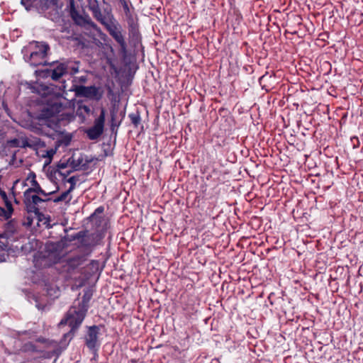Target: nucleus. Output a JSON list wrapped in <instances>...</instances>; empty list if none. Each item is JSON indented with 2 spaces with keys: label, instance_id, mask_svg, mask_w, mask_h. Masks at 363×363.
<instances>
[{
  "label": "nucleus",
  "instance_id": "nucleus-8",
  "mask_svg": "<svg viewBox=\"0 0 363 363\" xmlns=\"http://www.w3.org/2000/svg\"><path fill=\"white\" fill-rule=\"evenodd\" d=\"M73 90L77 96H83L89 99L99 101L102 98V92L95 86H74Z\"/></svg>",
  "mask_w": 363,
  "mask_h": 363
},
{
  "label": "nucleus",
  "instance_id": "nucleus-26",
  "mask_svg": "<svg viewBox=\"0 0 363 363\" xmlns=\"http://www.w3.org/2000/svg\"><path fill=\"white\" fill-rule=\"evenodd\" d=\"M72 140V137L69 135H66L64 136L63 139L62 140V143H63L65 145H68Z\"/></svg>",
  "mask_w": 363,
  "mask_h": 363
},
{
  "label": "nucleus",
  "instance_id": "nucleus-30",
  "mask_svg": "<svg viewBox=\"0 0 363 363\" xmlns=\"http://www.w3.org/2000/svg\"><path fill=\"white\" fill-rule=\"evenodd\" d=\"M115 117H116V115L114 113H111V122H112V126H113L115 125Z\"/></svg>",
  "mask_w": 363,
  "mask_h": 363
},
{
  "label": "nucleus",
  "instance_id": "nucleus-32",
  "mask_svg": "<svg viewBox=\"0 0 363 363\" xmlns=\"http://www.w3.org/2000/svg\"><path fill=\"white\" fill-rule=\"evenodd\" d=\"M58 167L60 169H64V168H65L67 167V165H66L65 163H60V164H59Z\"/></svg>",
  "mask_w": 363,
  "mask_h": 363
},
{
  "label": "nucleus",
  "instance_id": "nucleus-25",
  "mask_svg": "<svg viewBox=\"0 0 363 363\" xmlns=\"http://www.w3.org/2000/svg\"><path fill=\"white\" fill-rule=\"evenodd\" d=\"M79 110L84 111L86 114H89L91 111L89 106L86 105H80L79 106Z\"/></svg>",
  "mask_w": 363,
  "mask_h": 363
},
{
  "label": "nucleus",
  "instance_id": "nucleus-17",
  "mask_svg": "<svg viewBox=\"0 0 363 363\" xmlns=\"http://www.w3.org/2000/svg\"><path fill=\"white\" fill-rule=\"evenodd\" d=\"M47 292L49 296H53V297H57L60 294V291L57 288H53V287L48 288Z\"/></svg>",
  "mask_w": 363,
  "mask_h": 363
},
{
  "label": "nucleus",
  "instance_id": "nucleus-4",
  "mask_svg": "<svg viewBox=\"0 0 363 363\" xmlns=\"http://www.w3.org/2000/svg\"><path fill=\"white\" fill-rule=\"evenodd\" d=\"M27 215L25 216L24 224L30 226L35 221L36 225L39 227L45 225L46 228H50L55 223H51L50 218L40 213L35 206H27Z\"/></svg>",
  "mask_w": 363,
  "mask_h": 363
},
{
  "label": "nucleus",
  "instance_id": "nucleus-27",
  "mask_svg": "<svg viewBox=\"0 0 363 363\" xmlns=\"http://www.w3.org/2000/svg\"><path fill=\"white\" fill-rule=\"evenodd\" d=\"M55 153V150H50L47 152V155L48 157L52 158Z\"/></svg>",
  "mask_w": 363,
  "mask_h": 363
},
{
  "label": "nucleus",
  "instance_id": "nucleus-34",
  "mask_svg": "<svg viewBox=\"0 0 363 363\" xmlns=\"http://www.w3.org/2000/svg\"><path fill=\"white\" fill-rule=\"evenodd\" d=\"M3 245H5V246H6V245H7V244H6V243H4V242H3Z\"/></svg>",
  "mask_w": 363,
  "mask_h": 363
},
{
  "label": "nucleus",
  "instance_id": "nucleus-1",
  "mask_svg": "<svg viewBox=\"0 0 363 363\" xmlns=\"http://www.w3.org/2000/svg\"><path fill=\"white\" fill-rule=\"evenodd\" d=\"M91 296L92 294L90 291L85 292L82 300L78 302L77 306L75 304L69 310L66 318L61 320L60 325L67 324L72 329L78 328L86 315Z\"/></svg>",
  "mask_w": 363,
  "mask_h": 363
},
{
  "label": "nucleus",
  "instance_id": "nucleus-22",
  "mask_svg": "<svg viewBox=\"0 0 363 363\" xmlns=\"http://www.w3.org/2000/svg\"><path fill=\"white\" fill-rule=\"evenodd\" d=\"M33 191H36L37 193H41V194H43L45 195V197H47V195L45 194L44 191L40 189V186L38 187V189L35 190V189H29L28 190H27L26 191V196H29V194L30 193H32Z\"/></svg>",
  "mask_w": 363,
  "mask_h": 363
},
{
  "label": "nucleus",
  "instance_id": "nucleus-14",
  "mask_svg": "<svg viewBox=\"0 0 363 363\" xmlns=\"http://www.w3.org/2000/svg\"><path fill=\"white\" fill-rule=\"evenodd\" d=\"M16 232V226L13 222H9L5 226L3 233H0V239H11Z\"/></svg>",
  "mask_w": 363,
  "mask_h": 363
},
{
  "label": "nucleus",
  "instance_id": "nucleus-19",
  "mask_svg": "<svg viewBox=\"0 0 363 363\" xmlns=\"http://www.w3.org/2000/svg\"><path fill=\"white\" fill-rule=\"evenodd\" d=\"M70 191L67 190V191L62 194L61 196H57L52 199L53 202H59V201H63L66 199V198L68 196V194Z\"/></svg>",
  "mask_w": 363,
  "mask_h": 363
},
{
  "label": "nucleus",
  "instance_id": "nucleus-3",
  "mask_svg": "<svg viewBox=\"0 0 363 363\" xmlns=\"http://www.w3.org/2000/svg\"><path fill=\"white\" fill-rule=\"evenodd\" d=\"M89 10L92 12L94 17L106 28L117 21L111 8H105L101 10L97 0H90L89 2Z\"/></svg>",
  "mask_w": 363,
  "mask_h": 363
},
{
  "label": "nucleus",
  "instance_id": "nucleus-23",
  "mask_svg": "<svg viewBox=\"0 0 363 363\" xmlns=\"http://www.w3.org/2000/svg\"><path fill=\"white\" fill-rule=\"evenodd\" d=\"M0 195L4 201V204H11L9 201L6 193L4 191L0 189Z\"/></svg>",
  "mask_w": 363,
  "mask_h": 363
},
{
  "label": "nucleus",
  "instance_id": "nucleus-7",
  "mask_svg": "<svg viewBox=\"0 0 363 363\" xmlns=\"http://www.w3.org/2000/svg\"><path fill=\"white\" fill-rule=\"evenodd\" d=\"M106 111L101 108L100 115L94 120V125L88 128L85 132L90 140L98 139L104 133Z\"/></svg>",
  "mask_w": 363,
  "mask_h": 363
},
{
  "label": "nucleus",
  "instance_id": "nucleus-12",
  "mask_svg": "<svg viewBox=\"0 0 363 363\" xmlns=\"http://www.w3.org/2000/svg\"><path fill=\"white\" fill-rule=\"evenodd\" d=\"M31 6L38 10L55 9L57 0H26Z\"/></svg>",
  "mask_w": 363,
  "mask_h": 363
},
{
  "label": "nucleus",
  "instance_id": "nucleus-18",
  "mask_svg": "<svg viewBox=\"0 0 363 363\" xmlns=\"http://www.w3.org/2000/svg\"><path fill=\"white\" fill-rule=\"evenodd\" d=\"M30 196L32 198L33 204H37L38 203H40V202H47V201H49L51 200V199H50V198L43 199L37 195H31Z\"/></svg>",
  "mask_w": 363,
  "mask_h": 363
},
{
  "label": "nucleus",
  "instance_id": "nucleus-31",
  "mask_svg": "<svg viewBox=\"0 0 363 363\" xmlns=\"http://www.w3.org/2000/svg\"><path fill=\"white\" fill-rule=\"evenodd\" d=\"M103 211L104 208L102 206H100L96 210L95 213H102Z\"/></svg>",
  "mask_w": 363,
  "mask_h": 363
},
{
  "label": "nucleus",
  "instance_id": "nucleus-21",
  "mask_svg": "<svg viewBox=\"0 0 363 363\" xmlns=\"http://www.w3.org/2000/svg\"><path fill=\"white\" fill-rule=\"evenodd\" d=\"M122 7L123 9L124 13L127 17L130 16V10L127 1H123Z\"/></svg>",
  "mask_w": 363,
  "mask_h": 363
},
{
  "label": "nucleus",
  "instance_id": "nucleus-11",
  "mask_svg": "<svg viewBox=\"0 0 363 363\" xmlns=\"http://www.w3.org/2000/svg\"><path fill=\"white\" fill-rule=\"evenodd\" d=\"M69 68L68 64L60 63L55 68L47 71V77H50L52 79L57 81L67 72Z\"/></svg>",
  "mask_w": 363,
  "mask_h": 363
},
{
  "label": "nucleus",
  "instance_id": "nucleus-20",
  "mask_svg": "<svg viewBox=\"0 0 363 363\" xmlns=\"http://www.w3.org/2000/svg\"><path fill=\"white\" fill-rule=\"evenodd\" d=\"M78 181V178L77 177H69L68 179H67V182L70 184V187L69 189V191H72L74 188V186L77 183V182Z\"/></svg>",
  "mask_w": 363,
  "mask_h": 363
},
{
  "label": "nucleus",
  "instance_id": "nucleus-16",
  "mask_svg": "<svg viewBox=\"0 0 363 363\" xmlns=\"http://www.w3.org/2000/svg\"><path fill=\"white\" fill-rule=\"evenodd\" d=\"M129 118L131 121V123L134 125L135 127H138L140 123L141 118L138 113H133L129 114Z\"/></svg>",
  "mask_w": 363,
  "mask_h": 363
},
{
  "label": "nucleus",
  "instance_id": "nucleus-9",
  "mask_svg": "<svg viewBox=\"0 0 363 363\" xmlns=\"http://www.w3.org/2000/svg\"><path fill=\"white\" fill-rule=\"evenodd\" d=\"M99 328L96 325L89 327L88 333L85 337V342L86 346L90 350H94L96 347L99 346L98 344V335H99Z\"/></svg>",
  "mask_w": 363,
  "mask_h": 363
},
{
  "label": "nucleus",
  "instance_id": "nucleus-33",
  "mask_svg": "<svg viewBox=\"0 0 363 363\" xmlns=\"http://www.w3.org/2000/svg\"><path fill=\"white\" fill-rule=\"evenodd\" d=\"M121 5H122L123 1H126L125 0H118Z\"/></svg>",
  "mask_w": 363,
  "mask_h": 363
},
{
  "label": "nucleus",
  "instance_id": "nucleus-29",
  "mask_svg": "<svg viewBox=\"0 0 363 363\" xmlns=\"http://www.w3.org/2000/svg\"><path fill=\"white\" fill-rule=\"evenodd\" d=\"M79 82L82 83H85L86 82V76H82L79 78Z\"/></svg>",
  "mask_w": 363,
  "mask_h": 363
},
{
  "label": "nucleus",
  "instance_id": "nucleus-6",
  "mask_svg": "<svg viewBox=\"0 0 363 363\" xmlns=\"http://www.w3.org/2000/svg\"><path fill=\"white\" fill-rule=\"evenodd\" d=\"M110 35L117 42L120 46V52L123 55L127 53V44L124 35L122 33V28L118 21H116L106 28Z\"/></svg>",
  "mask_w": 363,
  "mask_h": 363
},
{
  "label": "nucleus",
  "instance_id": "nucleus-24",
  "mask_svg": "<svg viewBox=\"0 0 363 363\" xmlns=\"http://www.w3.org/2000/svg\"><path fill=\"white\" fill-rule=\"evenodd\" d=\"M82 162H83V159L82 157H79L77 160H72L73 167L75 169L79 167L81 165V164L82 163Z\"/></svg>",
  "mask_w": 363,
  "mask_h": 363
},
{
  "label": "nucleus",
  "instance_id": "nucleus-28",
  "mask_svg": "<svg viewBox=\"0 0 363 363\" xmlns=\"http://www.w3.org/2000/svg\"><path fill=\"white\" fill-rule=\"evenodd\" d=\"M72 69V74H76L79 72V67L78 66H74L71 67Z\"/></svg>",
  "mask_w": 363,
  "mask_h": 363
},
{
  "label": "nucleus",
  "instance_id": "nucleus-15",
  "mask_svg": "<svg viewBox=\"0 0 363 363\" xmlns=\"http://www.w3.org/2000/svg\"><path fill=\"white\" fill-rule=\"evenodd\" d=\"M13 211V206H0V218L9 219Z\"/></svg>",
  "mask_w": 363,
  "mask_h": 363
},
{
  "label": "nucleus",
  "instance_id": "nucleus-13",
  "mask_svg": "<svg viewBox=\"0 0 363 363\" xmlns=\"http://www.w3.org/2000/svg\"><path fill=\"white\" fill-rule=\"evenodd\" d=\"M23 147H28L33 149H38L39 147H43L45 146V142L42 141L38 138H26L25 140L23 141Z\"/></svg>",
  "mask_w": 363,
  "mask_h": 363
},
{
  "label": "nucleus",
  "instance_id": "nucleus-5",
  "mask_svg": "<svg viewBox=\"0 0 363 363\" xmlns=\"http://www.w3.org/2000/svg\"><path fill=\"white\" fill-rule=\"evenodd\" d=\"M65 106L60 99H55L50 101L40 111L38 118L39 120H49L60 113Z\"/></svg>",
  "mask_w": 363,
  "mask_h": 363
},
{
  "label": "nucleus",
  "instance_id": "nucleus-2",
  "mask_svg": "<svg viewBox=\"0 0 363 363\" xmlns=\"http://www.w3.org/2000/svg\"><path fill=\"white\" fill-rule=\"evenodd\" d=\"M50 50V46L45 42L33 41L23 50V58L31 66L45 64V57Z\"/></svg>",
  "mask_w": 363,
  "mask_h": 363
},
{
  "label": "nucleus",
  "instance_id": "nucleus-10",
  "mask_svg": "<svg viewBox=\"0 0 363 363\" xmlns=\"http://www.w3.org/2000/svg\"><path fill=\"white\" fill-rule=\"evenodd\" d=\"M71 16L74 23L80 26H90L96 28L97 26L91 21L87 15L83 16L76 11H71Z\"/></svg>",
  "mask_w": 363,
  "mask_h": 363
}]
</instances>
